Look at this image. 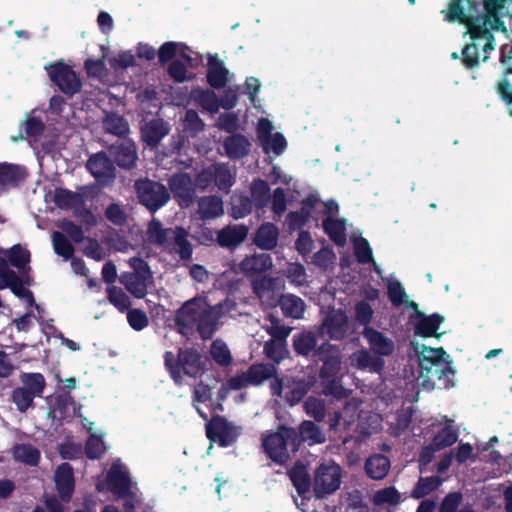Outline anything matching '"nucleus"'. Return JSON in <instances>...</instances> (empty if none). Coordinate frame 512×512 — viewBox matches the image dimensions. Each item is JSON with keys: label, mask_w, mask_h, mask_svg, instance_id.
I'll use <instances>...</instances> for the list:
<instances>
[{"label": "nucleus", "mask_w": 512, "mask_h": 512, "mask_svg": "<svg viewBox=\"0 0 512 512\" xmlns=\"http://www.w3.org/2000/svg\"><path fill=\"white\" fill-rule=\"evenodd\" d=\"M349 318L342 309L333 310L323 320L321 330L330 339L344 340L349 333Z\"/></svg>", "instance_id": "obj_18"}, {"label": "nucleus", "mask_w": 512, "mask_h": 512, "mask_svg": "<svg viewBox=\"0 0 512 512\" xmlns=\"http://www.w3.org/2000/svg\"><path fill=\"white\" fill-rule=\"evenodd\" d=\"M184 131L192 138L196 137L205 129L204 121L199 117L197 111L188 109L183 120Z\"/></svg>", "instance_id": "obj_52"}, {"label": "nucleus", "mask_w": 512, "mask_h": 512, "mask_svg": "<svg viewBox=\"0 0 512 512\" xmlns=\"http://www.w3.org/2000/svg\"><path fill=\"white\" fill-rule=\"evenodd\" d=\"M206 305L200 298H192L184 302L174 317L177 332L181 335H188L197 324Z\"/></svg>", "instance_id": "obj_12"}, {"label": "nucleus", "mask_w": 512, "mask_h": 512, "mask_svg": "<svg viewBox=\"0 0 512 512\" xmlns=\"http://www.w3.org/2000/svg\"><path fill=\"white\" fill-rule=\"evenodd\" d=\"M322 227L329 239L337 246H344L346 244V227L344 219L326 217L322 221Z\"/></svg>", "instance_id": "obj_38"}, {"label": "nucleus", "mask_w": 512, "mask_h": 512, "mask_svg": "<svg viewBox=\"0 0 512 512\" xmlns=\"http://www.w3.org/2000/svg\"><path fill=\"white\" fill-rule=\"evenodd\" d=\"M50 80L68 97L80 92L82 83L76 72L62 60L46 67Z\"/></svg>", "instance_id": "obj_9"}, {"label": "nucleus", "mask_w": 512, "mask_h": 512, "mask_svg": "<svg viewBox=\"0 0 512 512\" xmlns=\"http://www.w3.org/2000/svg\"><path fill=\"white\" fill-rule=\"evenodd\" d=\"M458 440L457 431L450 425H446L433 437L431 443L434 445V449L439 451L452 446Z\"/></svg>", "instance_id": "obj_51"}, {"label": "nucleus", "mask_w": 512, "mask_h": 512, "mask_svg": "<svg viewBox=\"0 0 512 512\" xmlns=\"http://www.w3.org/2000/svg\"><path fill=\"white\" fill-rule=\"evenodd\" d=\"M107 488L119 497L128 496V474L122 472L116 465H112L106 478Z\"/></svg>", "instance_id": "obj_35"}, {"label": "nucleus", "mask_w": 512, "mask_h": 512, "mask_svg": "<svg viewBox=\"0 0 512 512\" xmlns=\"http://www.w3.org/2000/svg\"><path fill=\"white\" fill-rule=\"evenodd\" d=\"M105 452L102 439L99 436L91 435L85 444V454L89 459H99Z\"/></svg>", "instance_id": "obj_63"}, {"label": "nucleus", "mask_w": 512, "mask_h": 512, "mask_svg": "<svg viewBox=\"0 0 512 512\" xmlns=\"http://www.w3.org/2000/svg\"><path fill=\"white\" fill-rule=\"evenodd\" d=\"M290 426L280 424L276 431L262 434L261 447L273 463L285 466L299 451L290 432Z\"/></svg>", "instance_id": "obj_3"}, {"label": "nucleus", "mask_w": 512, "mask_h": 512, "mask_svg": "<svg viewBox=\"0 0 512 512\" xmlns=\"http://www.w3.org/2000/svg\"><path fill=\"white\" fill-rule=\"evenodd\" d=\"M197 213L203 221L215 219L224 213L223 201L219 196L210 195L198 200Z\"/></svg>", "instance_id": "obj_32"}, {"label": "nucleus", "mask_w": 512, "mask_h": 512, "mask_svg": "<svg viewBox=\"0 0 512 512\" xmlns=\"http://www.w3.org/2000/svg\"><path fill=\"white\" fill-rule=\"evenodd\" d=\"M170 130L169 124L163 119H152L141 127V139L146 147L154 150L161 140L169 134Z\"/></svg>", "instance_id": "obj_22"}, {"label": "nucleus", "mask_w": 512, "mask_h": 512, "mask_svg": "<svg viewBox=\"0 0 512 512\" xmlns=\"http://www.w3.org/2000/svg\"><path fill=\"white\" fill-rule=\"evenodd\" d=\"M103 125L107 132L116 136H124L128 133V125L125 122L123 116L117 115L116 113H108L104 120Z\"/></svg>", "instance_id": "obj_55"}, {"label": "nucleus", "mask_w": 512, "mask_h": 512, "mask_svg": "<svg viewBox=\"0 0 512 512\" xmlns=\"http://www.w3.org/2000/svg\"><path fill=\"white\" fill-rule=\"evenodd\" d=\"M84 68L88 77H93L97 79H101L107 75V68L105 65V60L101 59H87L84 62Z\"/></svg>", "instance_id": "obj_64"}, {"label": "nucleus", "mask_w": 512, "mask_h": 512, "mask_svg": "<svg viewBox=\"0 0 512 512\" xmlns=\"http://www.w3.org/2000/svg\"><path fill=\"white\" fill-rule=\"evenodd\" d=\"M387 294L391 304L395 307H399L406 302L408 298L405 289L399 281H392L388 284Z\"/></svg>", "instance_id": "obj_62"}, {"label": "nucleus", "mask_w": 512, "mask_h": 512, "mask_svg": "<svg viewBox=\"0 0 512 512\" xmlns=\"http://www.w3.org/2000/svg\"><path fill=\"white\" fill-rule=\"evenodd\" d=\"M54 482L59 499L62 502L68 503L75 491L74 471L71 464L64 462L56 468Z\"/></svg>", "instance_id": "obj_19"}, {"label": "nucleus", "mask_w": 512, "mask_h": 512, "mask_svg": "<svg viewBox=\"0 0 512 512\" xmlns=\"http://www.w3.org/2000/svg\"><path fill=\"white\" fill-rule=\"evenodd\" d=\"M290 430L298 450H300L301 445L303 444L314 446L317 444H323L326 441L324 431L319 425L311 420H303L297 428L290 427Z\"/></svg>", "instance_id": "obj_17"}, {"label": "nucleus", "mask_w": 512, "mask_h": 512, "mask_svg": "<svg viewBox=\"0 0 512 512\" xmlns=\"http://www.w3.org/2000/svg\"><path fill=\"white\" fill-rule=\"evenodd\" d=\"M245 373L249 385L259 386L264 381L274 377L276 370L272 364L256 363L249 366Z\"/></svg>", "instance_id": "obj_40"}, {"label": "nucleus", "mask_w": 512, "mask_h": 512, "mask_svg": "<svg viewBox=\"0 0 512 512\" xmlns=\"http://www.w3.org/2000/svg\"><path fill=\"white\" fill-rule=\"evenodd\" d=\"M323 393L326 396H331L336 400H343L348 398L351 390L343 387L341 378L339 376L331 377L329 379L321 380Z\"/></svg>", "instance_id": "obj_44"}, {"label": "nucleus", "mask_w": 512, "mask_h": 512, "mask_svg": "<svg viewBox=\"0 0 512 512\" xmlns=\"http://www.w3.org/2000/svg\"><path fill=\"white\" fill-rule=\"evenodd\" d=\"M251 196L258 206H264L270 199V186L267 181L263 179H255L250 186Z\"/></svg>", "instance_id": "obj_59"}, {"label": "nucleus", "mask_w": 512, "mask_h": 512, "mask_svg": "<svg viewBox=\"0 0 512 512\" xmlns=\"http://www.w3.org/2000/svg\"><path fill=\"white\" fill-rule=\"evenodd\" d=\"M292 346L297 355L314 360L317 357V337L311 331H304L293 336Z\"/></svg>", "instance_id": "obj_26"}, {"label": "nucleus", "mask_w": 512, "mask_h": 512, "mask_svg": "<svg viewBox=\"0 0 512 512\" xmlns=\"http://www.w3.org/2000/svg\"><path fill=\"white\" fill-rule=\"evenodd\" d=\"M210 355L219 366L227 367L232 364L231 352L227 344L221 339H216L211 343Z\"/></svg>", "instance_id": "obj_46"}, {"label": "nucleus", "mask_w": 512, "mask_h": 512, "mask_svg": "<svg viewBox=\"0 0 512 512\" xmlns=\"http://www.w3.org/2000/svg\"><path fill=\"white\" fill-rule=\"evenodd\" d=\"M26 176L25 167L7 162L0 163V190L18 186Z\"/></svg>", "instance_id": "obj_27"}, {"label": "nucleus", "mask_w": 512, "mask_h": 512, "mask_svg": "<svg viewBox=\"0 0 512 512\" xmlns=\"http://www.w3.org/2000/svg\"><path fill=\"white\" fill-rule=\"evenodd\" d=\"M342 469L334 461L321 463L314 471L313 493L317 499L333 494L341 484Z\"/></svg>", "instance_id": "obj_7"}, {"label": "nucleus", "mask_w": 512, "mask_h": 512, "mask_svg": "<svg viewBox=\"0 0 512 512\" xmlns=\"http://www.w3.org/2000/svg\"><path fill=\"white\" fill-rule=\"evenodd\" d=\"M206 436L210 442L217 443L220 447H229L236 442L241 434V428L228 422L221 415H213L206 424Z\"/></svg>", "instance_id": "obj_10"}, {"label": "nucleus", "mask_w": 512, "mask_h": 512, "mask_svg": "<svg viewBox=\"0 0 512 512\" xmlns=\"http://www.w3.org/2000/svg\"><path fill=\"white\" fill-rule=\"evenodd\" d=\"M52 242L57 255L63 257L65 260L72 259L75 251L74 246L63 233L59 231L53 232Z\"/></svg>", "instance_id": "obj_54"}, {"label": "nucleus", "mask_w": 512, "mask_h": 512, "mask_svg": "<svg viewBox=\"0 0 512 512\" xmlns=\"http://www.w3.org/2000/svg\"><path fill=\"white\" fill-rule=\"evenodd\" d=\"M470 42L461 51V62L467 69H474L479 65L482 52V61L489 59V53L495 49L494 34H468Z\"/></svg>", "instance_id": "obj_8"}, {"label": "nucleus", "mask_w": 512, "mask_h": 512, "mask_svg": "<svg viewBox=\"0 0 512 512\" xmlns=\"http://www.w3.org/2000/svg\"><path fill=\"white\" fill-rule=\"evenodd\" d=\"M248 227L244 224L228 225L218 231L217 242L221 247L234 248L245 241Z\"/></svg>", "instance_id": "obj_25"}, {"label": "nucleus", "mask_w": 512, "mask_h": 512, "mask_svg": "<svg viewBox=\"0 0 512 512\" xmlns=\"http://www.w3.org/2000/svg\"><path fill=\"white\" fill-rule=\"evenodd\" d=\"M6 258H4L11 266L15 267L18 270H23L28 266L31 259L30 251L20 244L13 245L10 249L7 250L5 254Z\"/></svg>", "instance_id": "obj_43"}, {"label": "nucleus", "mask_w": 512, "mask_h": 512, "mask_svg": "<svg viewBox=\"0 0 512 512\" xmlns=\"http://www.w3.org/2000/svg\"><path fill=\"white\" fill-rule=\"evenodd\" d=\"M354 254L357 261L361 264L373 263L374 271L380 274L381 269L373 260L372 249L367 239L361 237L354 244Z\"/></svg>", "instance_id": "obj_48"}, {"label": "nucleus", "mask_w": 512, "mask_h": 512, "mask_svg": "<svg viewBox=\"0 0 512 512\" xmlns=\"http://www.w3.org/2000/svg\"><path fill=\"white\" fill-rule=\"evenodd\" d=\"M313 361L322 362L320 380L339 376L342 364L341 350L337 345L325 341L318 346L317 357Z\"/></svg>", "instance_id": "obj_11"}, {"label": "nucleus", "mask_w": 512, "mask_h": 512, "mask_svg": "<svg viewBox=\"0 0 512 512\" xmlns=\"http://www.w3.org/2000/svg\"><path fill=\"white\" fill-rule=\"evenodd\" d=\"M211 175L220 190L228 191L234 183L230 168L226 164L216 165Z\"/></svg>", "instance_id": "obj_58"}, {"label": "nucleus", "mask_w": 512, "mask_h": 512, "mask_svg": "<svg viewBox=\"0 0 512 512\" xmlns=\"http://www.w3.org/2000/svg\"><path fill=\"white\" fill-rule=\"evenodd\" d=\"M130 295L136 298H144L147 294L148 284L151 282L152 273L148 263L138 257L130 258Z\"/></svg>", "instance_id": "obj_16"}, {"label": "nucleus", "mask_w": 512, "mask_h": 512, "mask_svg": "<svg viewBox=\"0 0 512 512\" xmlns=\"http://www.w3.org/2000/svg\"><path fill=\"white\" fill-rule=\"evenodd\" d=\"M272 258L267 253L254 254L241 262V269L246 275L263 273L272 268Z\"/></svg>", "instance_id": "obj_34"}, {"label": "nucleus", "mask_w": 512, "mask_h": 512, "mask_svg": "<svg viewBox=\"0 0 512 512\" xmlns=\"http://www.w3.org/2000/svg\"><path fill=\"white\" fill-rule=\"evenodd\" d=\"M279 305L283 314L294 319H301L305 312V302L294 294L282 295Z\"/></svg>", "instance_id": "obj_39"}, {"label": "nucleus", "mask_w": 512, "mask_h": 512, "mask_svg": "<svg viewBox=\"0 0 512 512\" xmlns=\"http://www.w3.org/2000/svg\"><path fill=\"white\" fill-rule=\"evenodd\" d=\"M223 147L230 159H241L249 154L251 143L242 134H232L224 139Z\"/></svg>", "instance_id": "obj_31"}, {"label": "nucleus", "mask_w": 512, "mask_h": 512, "mask_svg": "<svg viewBox=\"0 0 512 512\" xmlns=\"http://www.w3.org/2000/svg\"><path fill=\"white\" fill-rule=\"evenodd\" d=\"M363 337L367 340L369 345V350L380 356L381 358L391 356L395 350V344L393 340L387 337L381 331L377 329L366 326L363 329Z\"/></svg>", "instance_id": "obj_20"}, {"label": "nucleus", "mask_w": 512, "mask_h": 512, "mask_svg": "<svg viewBox=\"0 0 512 512\" xmlns=\"http://www.w3.org/2000/svg\"><path fill=\"white\" fill-rule=\"evenodd\" d=\"M12 457L16 462L34 467L40 463L41 453L35 446L29 443H21L13 446Z\"/></svg>", "instance_id": "obj_36"}, {"label": "nucleus", "mask_w": 512, "mask_h": 512, "mask_svg": "<svg viewBox=\"0 0 512 512\" xmlns=\"http://www.w3.org/2000/svg\"><path fill=\"white\" fill-rule=\"evenodd\" d=\"M270 326L266 328V332L271 336L270 340L286 343V339L291 332V328L280 324V319L274 314H269L267 317Z\"/></svg>", "instance_id": "obj_56"}, {"label": "nucleus", "mask_w": 512, "mask_h": 512, "mask_svg": "<svg viewBox=\"0 0 512 512\" xmlns=\"http://www.w3.org/2000/svg\"><path fill=\"white\" fill-rule=\"evenodd\" d=\"M279 232L275 224L267 222L256 231L254 243L263 250H272L277 246Z\"/></svg>", "instance_id": "obj_33"}, {"label": "nucleus", "mask_w": 512, "mask_h": 512, "mask_svg": "<svg viewBox=\"0 0 512 512\" xmlns=\"http://www.w3.org/2000/svg\"><path fill=\"white\" fill-rule=\"evenodd\" d=\"M287 475L295 487L297 493L305 498L310 492L311 487L313 488V481L307 471L306 465L297 460L293 466L288 470Z\"/></svg>", "instance_id": "obj_23"}, {"label": "nucleus", "mask_w": 512, "mask_h": 512, "mask_svg": "<svg viewBox=\"0 0 512 512\" xmlns=\"http://www.w3.org/2000/svg\"><path fill=\"white\" fill-rule=\"evenodd\" d=\"M84 196L66 188H56L54 191V203L60 209H71L83 205Z\"/></svg>", "instance_id": "obj_41"}, {"label": "nucleus", "mask_w": 512, "mask_h": 512, "mask_svg": "<svg viewBox=\"0 0 512 512\" xmlns=\"http://www.w3.org/2000/svg\"><path fill=\"white\" fill-rule=\"evenodd\" d=\"M134 189L139 203L151 213L158 211L171 198L169 190L162 183L149 178L136 180Z\"/></svg>", "instance_id": "obj_6"}, {"label": "nucleus", "mask_w": 512, "mask_h": 512, "mask_svg": "<svg viewBox=\"0 0 512 512\" xmlns=\"http://www.w3.org/2000/svg\"><path fill=\"white\" fill-rule=\"evenodd\" d=\"M23 388L27 389L33 396L42 397L46 382L41 373H24L21 376Z\"/></svg>", "instance_id": "obj_47"}, {"label": "nucleus", "mask_w": 512, "mask_h": 512, "mask_svg": "<svg viewBox=\"0 0 512 512\" xmlns=\"http://www.w3.org/2000/svg\"><path fill=\"white\" fill-rule=\"evenodd\" d=\"M163 358L166 371L178 386L183 384V375L197 378L207 370V360L195 347L179 348L177 355L166 351Z\"/></svg>", "instance_id": "obj_1"}, {"label": "nucleus", "mask_w": 512, "mask_h": 512, "mask_svg": "<svg viewBox=\"0 0 512 512\" xmlns=\"http://www.w3.org/2000/svg\"><path fill=\"white\" fill-rule=\"evenodd\" d=\"M478 4L472 0H451L449 3L448 20L451 22L458 21L465 24L467 31L484 30L483 27L477 26L474 19L479 16Z\"/></svg>", "instance_id": "obj_13"}, {"label": "nucleus", "mask_w": 512, "mask_h": 512, "mask_svg": "<svg viewBox=\"0 0 512 512\" xmlns=\"http://www.w3.org/2000/svg\"><path fill=\"white\" fill-rule=\"evenodd\" d=\"M108 299L120 312L128 313V296L121 288L109 286L107 288Z\"/></svg>", "instance_id": "obj_61"}, {"label": "nucleus", "mask_w": 512, "mask_h": 512, "mask_svg": "<svg viewBox=\"0 0 512 512\" xmlns=\"http://www.w3.org/2000/svg\"><path fill=\"white\" fill-rule=\"evenodd\" d=\"M353 365L359 370H368L380 374L385 368V360L370 350L361 349L351 356Z\"/></svg>", "instance_id": "obj_24"}, {"label": "nucleus", "mask_w": 512, "mask_h": 512, "mask_svg": "<svg viewBox=\"0 0 512 512\" xmlns=\"http://www.w3.org/2000/svg\"><path fill=\"white\" fill-rule=\"evenodd\" d=\"M442 483L439 476L421 477L412 490V497L421 499L437 489Z\"/></svg>", "instance_id": "obj_49"}, {"label": "nucleus", "mask_w": 512, "mask_h": 512, "mask_svg": "<svg viewBox=\"0 0 512 512\" xmlns=\"http://www.w3.org/2000/svg\"><path fill=\"white\" fill-rule=\"evenodd\" d=\"M312 387L311 382L306 381L305 379L294 380L292 384L288 387V391L285 395V400L291 406L298 404L310 391Z\"/></svg>", "instance_id": "obj_45"}, {"label": "nucleus", "mask_w": 512, "mask_h": 512, "mask_svg": "<svg viewBox=\"0 0 512 512\" xmlns=\"http://www.w3.org/2000/svg\"><path fill=\"white\" fill-rule=\"evenodd\" d=\"M411 318H415V321H413L415 335L423 338H439L441 336V334L437 333L440 325L444 322V317L441 314L425 315L423 312H417Z\"/></svg>", "instance_id": "obj_21"}, {"label": "nucleus", "mask_w": 512, "mask_h": 512, "mask_svg": "<svg viewBox=\"0 0 512 512\" xmlns=\"http://www.w3.org/2000/svg\"><path fill=\"white\" fill-rule=\"evenodd\" d=\"M390 459L380 453L370 455L364 464L366 475L373 480H383L389 473Z\"/></svg>", "instance_id": "obj_28"}, {"label": "nucleus", "mask_w": 512, "mask_h": 512, "mask_svg": "<svg viewBox=\"0 0 512 512\" xmlns=\"http://www.w3.org/2000/svg\"><path fill=\"white\" fill-rule=\"evenodd\" d=\"M229 71L225 68L223 61L217 55L209 56L207 66V82L214 89L225 87L228 81Z\"/></svg>", "instance_id": "obj_29"}, {"label": "nucleus", "mask_w": 512, "mask_h": 512, "mask_svg": "<svg viewBox=\"0 0 512 512\" xmlns=\"http://www.w3.org/2000/svg\"><path fill=\"white\" fill-rule=\"evenodd\" d=\"M86 168L102 186L110 185L116 178L114 163L104 151L91 155Z\"/></svg>", "instance_id": "obj_15"}, {"label": "nucleus", "mask_w": 512, "mask_h": 512, "mask_svg": "<svg viewBox=\"0 0 512 512\" xmlns=\"http://www.w3.org/2000/svg\"><path fill=\"white\" fill-rule=\"evenodd\" d=\"M512 0H482L483 10L474 19L477 26L484 30L479 32H508L503 18L509 15Z\"/></svg>", "instance_id": "obj_5"}, {"label": "nucleus", "mask_w": 512, "mask_h": 512, "mask_svg": "<svg viewBox=\"0 0 512 512\" xmlns=\"http://www.w3.org/2000/svg\"><path fill=\"white\" fill-rule=\"evenodd\" d=\"M168 185L174 200L181 208H189L194 203L196 187L188 173L173 174L168 179Z\"/></svg>", "instance_id": "obj_14"}, {"label": "nucleus", "mask_w": 512, "mask_h": 512, "mask_svg": "<svg viewBox=\"0 0 512 512\" xmlns=\"http://www.w3.org/2000/svg\"><path fill=\"white\" fill-rule=\"evenodd\" d=\"M419 350L418 345L414 348L418 354L420 374L428 379L435 378L443 381L445 388L454 386L453 377L456 370L451 366L452 361H447L445 356L449 355L442 348H432L422 345Z\"/></svg>", "instance_id": "obj_2"}, {"label": "nucleus", "mask_w": 512, "mask_h": 512, "mask_svg": "<svg viewBox=\"0 0 512 512\" xmlns=\"http://www.w3.org/2000/svg\"><path fill=\"white\" fill-rule=\"evenodd\" d=\"M212 397V388L205 384L204 382H199L196 384L192 391V403L196 408L200 417L204 420H207V414L197 405V403H205L209 401Z\"/></svg>", "instance_id": "obj_50"}, {"label": "nucleus", "mask_w": 512, "mask_h": 512, "mask_svg": "<svg viewBox=\"0 0 512 512\" xmlns=\"http://www.w3.org/2000/svg\"><path fill=\"white\" fill-rule=\"evenodd\" d=\"M305 413L314 419V422H322L326 416L325 402L317 397L309 396L304 402Z\"/></svg>", "instance_id": "obj_53"}, {"label": "nucleus", "mask_w": 512, "mask_h": 512, "mask_svg": "<svg viewBox=\"0 0 512 512\" xmlns=\"http://www.w3.org/2000/svg\"><path fill=\"white\" fill-rule=\"evenodd\" d=\"M146 235L150 243L169 249L172 243L178 246L177 253L181 260H190L193 254L192 244L188 241V232L181 226L164 228L161 221L152 218L149 222Z\"/></svg>", "instance_id": "obj_4"}, {"label": "nucleus", "mask_w": 512, "mask_h": 512, "mask_svg": "<svg viewBox=\"0 0 512 512\" xmlns=\"http://www.w3.org/2000/svg\"><path fill=\"white\" fill-rule=\"evenodd\" d=\"M218 320L219 315L215 312L214 308L206 305L195 325L201 339L209 340L214 336L217 330Z\"/></svg>", "instance_id": "obj_30"}, {"label": "nucleus", "mask_w": 512, "mask_h": 512, "mask_svg": "<svg viewBox=\"0 0 512 512\" xmlns=\"http://www.w3.org/2000/svg\"><path fill=\"white\" fill-rule=\"evenodd\" d=\"M6 281L3 286H8L11 292L18 298L26 299L28 305L32 306L35 303V299L32 291L26 289L23 285V281L15 271H6L2 274Z\"/></svg>", "instance_id": "obj_37"}, {"label": "nucleus", "mask_w": 512, "mask_h": 512, "mask_svg": "<svg viewBox=\"0 0 512 512\" xmlns=\"http://www.w3.org/2000/svg\"><path fill=\"white\" fill-rule=\"evenodd\" d=\"M260 144L264 153L269 154L272 151L276 156L281 155L287 147L285 137L279 132H276L265 140H262Z\"/></svg>", "instance_id": "obj_60"}, {"label": "nucleus", "mask_w": 512, "mask_h": 512, "mask_svg": "<svg viewBox=\"0 0 512 512\" xmlns=\"http://www.w3.org/2000/svg\"><path fill=\"white\" fill-rule=\"evenodd\" d=\"M35 398V396L23 387L14 388L11 394L12 402L21 413H25L29 408L33 407Z\"/></svg>", "instance_id": "obj_57"}, {"label": "nucleus", "mask_w": 512, "mask_h": 512, "mask_svg": "<svg viewBox=\"0 0 512 512\" xmlns=\"http://www.w3.org/2000/svg\"><path fill=\"white\" fill-rule=\"evenodd\" d=\"M402 501L400 492L394 486L384 487L374 492L372 503L375 506L396 507Z\"/></svg>", "instance_id": "obj_42"}]
</instances>
